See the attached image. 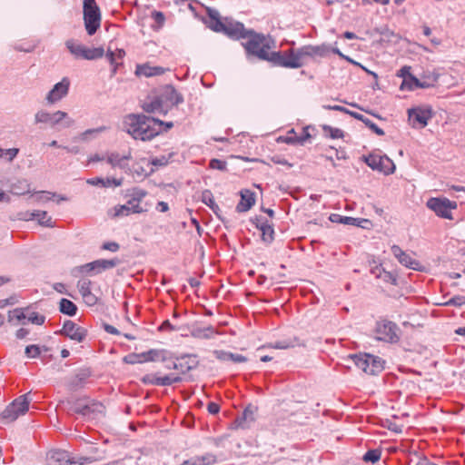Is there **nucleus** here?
I'll list each match as a JSON object with an SVG mask.
<instances>
[{"instance_id":"1","label":"nucleus","mask_w":465,"mask_h":465,"mask_svg":"<svg viewBox=\"0 0 465 465\" xmlns=\"http://www.w3.org/2000/svg\"><path fill=\"white\" fill-rule=\"evenodd\" d=\"M247 41L242 44L246 54L257 57L260 60L271 62L274 65L285 67L287 63L288 50L283 52H274L275 42L270 35L255 33L249 30Z\"/></svg>"},{"instance_id":"2","label":"nucleus","mask_w":465,"mask_h":465,"mask_svg":"<svg viewBox=\"0 0 465 465\" xmlns=\"http://www.w3.org/2000/svg\"><path fill=\"white\" fill-rule=\"evenodd\" d=\"M163 122L143 114H129L124 120V130L134 139L149 141L163 131Z\"/></svg>"},{"instance_id":"3","label":"nucleus","mask_w":465,"mask_h":465,"mask_svg":"<svg viewBox=\"0 0 465 465\" xmlns=\"http://www.w3.org/2000/svg\"><path fill=\"white\" fill-rule=\"evenodd\" d=\"M207 19L205 23L208 27L217 33H223L233 39H245L248 31L242 23L233 21L232 19L223 18L218 10L208 7L206 9Z\"/></svg>"},{"instance_id":"4","label":"nucleus","mask_w":465,"mask_h":465,"mask_svg":"<svg viewBox=\"0 0 465 465\" xmlns=\"http://www.w3.org/2000/svg\"><path fill=\"white\" fill-rule=\"evenodd\" d=\"M331 46L327 44L319 45H303L300 48L288 49L287 63L285 68H300L303 66L309 59L316 57H327L331 54Z\"/></svg>"},{"instance_id":"5","label":"nucleus","mask_w":465,"mask_h":465,"mask_svg":"<svg viewBox=\"0 0 465 465\" xmlns=\"http://www.w3.org/2000/svg\"><path fill=\"white\" fill-rule=\"evenodd\" d=\"M35 124L49 125L52 128H54L57 125L62 128H70L74 125V120L64 111L58 110L54 113H50L42 109L35 113Z\"/></svg>"},{"instance_id":"6","label":"nucleus","mask_w":465,"mask_h":465,"mask_svg":"<svg viewBox=\"0 0 465 465\" xmlns=\"http://www.w3.org/2000/svg\"><path fill=\"white\" fill-rule=\"evenodd\" d=\"M83 14L88 35H94L101 26V11L95 0H84Z\"/></svg>"},{"instance_id":"7","label":"nucleus","mask_w":465,"mask_h":465,"mask_svg":"<svg viewBox=\"0 0 465 465\" xmlns=\"http://www.w3.org/2000/svg\"><path fill=\"white\" fill-rule=\"evenodd\" d=\"M65 45L69 52L77 59L95 60L102 58L104 54L103 47L89 48L74 39L67 40Z\"/></svg>"},{"instance_id":"8","label":"nucleus","mask_w":465,"mask_h":465,"mask_svg":"<svg viewBox=\"0 0 465 465\" xmlns=\"http://www.w3.org/2000/svg\"><path fill=\"white\" fill-rule=\"evenodd\" d=\"M31 400L29 393L19 396L4 410L1 414L2 419L14 421L19 416L25 414L29 409Z\"/></svg>"},{"instance_id":"9","label":"nucleus","mask_w":465,"mask_h":465,"mask_svg":"<svg viewBox=\"0 0 465 465\" xmlns=\"http://www.w3.org/2000/svg\"><path fill=\"white\" fill-rule=\"evenodd\" d=\"M374 332L376 339L379 341L395 343L400 340L401 331L399 327L388 320L377 322Z\"/></svg>"},{"instance_id":"10","label":"nucleus","mask_w":465,"mask_h":465,"mask_svg":"<svg viewBox=\"0 0 465 465\" xmlns=\"http://www.w3.org/2000/svg\"><path fill=\"white\" fill-rule=\"evenodd\" d=\"M434 115L432 107L422 104L409 109V123L413 128L422 129L428 124V121Z\"/></svg>"},{"instance_id":"11","label":"nucleus","mask_w":465,"mask_h":465,"mask_svg":"<svg viewBox=\"0 0 465 465\" xmlns=\"http://www.w3.org/2000/svg\"><path fill=\"white\" fill-rule=\"evenodd\" d=\"M71 410L84 417H94L97 413H102L104 410V405L96 401L88 398L78 399L72 404Z\"/></svg>"},{"instance_id":"12","label":"nucleus","mask_w":465,"mask_h":465,"mask_svg":"<svg viewBox=\"0 0 465 465\" xmlns=\"http://www.w3.org/2000/svg\"><path fill=\"white\" fill-rule=\"evenodd\" d=\"M427 206L438 216L451 220L450 210H455L458 205L456 202L450 201L447 198H430L427 202Z\"/></svg>"},{"instance_id":"13","label":"nucleus","mask_w":465,"mask_h":465,"mask_svg":"<svg viewBox=\"0 0 465 465\" xmlns=\"http://www.w3.org/2000/svg\"><path fill=\"white\" fill-rule=\"evenodd\" d=\"M55 333L69 338L76 342H82L87 336V330L74 322L67 320L64 322L63 328Z\"/></svg>"},{"instance_id":"14","label":"nucleus","mask_w":465,"mask_h":465,"mask_svg":"<svg viewBox=\"0 0 465 465\" xmlns=\"http://www.w3.org/2000/svg\"><path fill=\"white\" fill-rule=\"evenodd\" d=\"M182 381L179 375L169 374L165 376H158L155 373H149L142 377L141 381L146 385L153 386H170Z\"/></svg>"},{"instance_id":"15","label":"nucleus","mask_w":465,"mask_h":465,"mask_svg":"<svg viewBox=\"0 0 465 465\" xmlns=\"http://www.w3.org/2000/svg\"><path fill=\"white\" fill-rule=\"evenodd\" d=\"M146 195L147 192L139 187H134L129 191L127 194L129 199L126 204L131 208L130 210L133 213H142L146 211V209L141 205V202Z\"/></svg>"},{"instance_id":"16","label":"nucleus","mask_w":465,"mask_h":465,"mask_svg":"<svg viewBox=\"0 0 465 465\" xmlns=\"http://www.w3.org/2000/svg\"><path fill=\"white\" fill-rule=\"evenodd\" d=\"M70 80L64 77L61 82L55 84L52 90L47 94L46 100L49 104H54L64 97L69 91Z\"/></svg>"},{"instance_id":"17","label":"nucleus","mask_w":465,"mask_h":465,"mask_svg":"<svg viewBox=\"0 0 465 465\" xmlns=\"http://www.w3.org/2000/svg\"><path fill=\"white\" fill-rule=\"evenodd\" d=\"M256 408L249 405L247 406L242 413L239 415L233 422L231 424V429H248L252 422L254 421Z\"/></svg>"},{"instance_id":"18","label":"nucleus","mask_w":465,"mask_h":465,"mask_svg":"<svg viewBox=\"0 0 465 465\" xmlns=\"http://www.w3.org/2000/svg\"><path fill=\"white\" fill-rule=\"evenodd\" d=\"M436 81L437 77H431L429 74H423L420 78H418L411 72V67L409 66V91L418 88H429L433 86Z\"/></svg>"},{"instance_id":"19","label":"nucleus","mask_w":465,"mask_h":465,"mask_svg":"<svg viewBox=\"0 0 465 465\" xmlns=\"http://www.w3.org/2000/svg\"><path fill=\"white\" fill-rule=\"evenodd\" d=\"M132 158L131 153L120 155L118 153H108L106 155L107 163L113 167H118L125 172L129 171L128 161Z\"/></svg>"},{"instance_id":"20","label":"nucleus","mask_w":465,"mask_h":465,"mask_svg":"<svg viewBox=\"0 0 465 465\" xmlns=\"http://www.w3.org/2000/svg\"><path fill=\"white\" fill-rule=\"evenodd\" d=\"M241 200L236 205L238 213H244L249 211L255 203V194L250 190H242L240 192Z\"/></svg>"},{"instance_id":"21","label":"nucleus","mask_w":465,"mask_h":465,"mask_svg":"<svg viewBox=\"0 0 465 465\" xmlns=\"http://www.w3.org/2000/svg\"><path fill=\"white\" fill-rule=\"evenodd\" d=\"M167 351L165 350L152 349L148 351H144L139 354H132L130 358H142L139 360L140 362L145 361H165Z\"/></svg>"},{"instance_id":"22","label":"nucleus","mask_w":465,"mask_h":465,"mask_svg":"<svg viewBox=\"0 0 465 465\" xmlns=\"http://www.w3.org/2000/svg\"><path fill=\"white\" fill-rule=\"evenodd\" d=\"M256 227L262 232V239L263 242L267 243H271L274 239V229L273 225L270 223L267 220L262 218H257Z\"/></svg>"},{"instance_id":"23","label":"nucleus","mask_w":465,"mask_h":465,"mask_svg":"<svg viewBox=\"0 0 465 465\" xmlns=\"http://www.w3.org/2000/svg\"><path fill=\"white\" fill-rule=\"evenodd\" d=\"M46 461L48 465H69L70 460L65 451L51 450L47 453Z\"/></svg>"},{"instance_id":"24","label":"nucleus","mask_w":465,"mask_h":465,"mask_svg":"<svg viewBox=\"0 0 465 465\" xmlns=\"http://www.w3.org/2000/svg\"><path fill=\"white\" fill-rule=\"evenodd\" d=\"M215 358L222 361H232L235 363H242L247 361V358L242 354L232 353L222 350H216L213 351Z\"/></svg>"},{"instance_id":"25","label":"nucleus","mask_w":465,"mask_h":465,"mask_svg":"<svg viewBox=\"0 0 465 465\" xmlns=\"http://www.w3.org/2000/svg\"><path fill=\"white\" fill-rule=\"evenodd\" d=\"M161 99L166 102H169L172 105H178L183 102V95L176 91V89L168 85L165 87L163 94L161 96Z\"/></svg>"},{"instance_id":"26","label":"nucleus","mask_w":465,"mask_h":465,"mask_svg":"<svg viewBox=\"0 0 465 465\" xmlns=\"http://www.w3.org/2000/svg\"><path fill=\"white\" fill-rule=\"evenodd\" d=\"M123 178L116 179V178H100V177H94L87 180V183L91 185H100L102 187H118L123 184Z\"/></svg>"},{"instance_id":"27","label":"nucleus","mask_w":465,"mask_h":465,"mask_svg":"<svg viewBox=\"0 0 465 465\" xmlns=\"http://www.w3.org/2000/svg\"><path fill=\"white\" fill-rule=\"evenodd\" d=\"M120 263V261L117 258L105 260V259H100L92 262L94 272L99 273L103 271L114 268Z\"/></svg>"},{"instance_id":"28","label":"nucleus","mask_w":465,"mask_h":465,"mask_svg":"<svg viewBox=\"0 0 465 465\" xmlns=\"http://www.w3.org/2000/svg\"><path fill=\"white\" fill-rule=\"evenodd\" d=\"M163 68L160 66H151L147 64H138L135 69L136 75H143L146 77L159 75L163 74Z\"/></svg>"},{"instance_id":"29","label":"nucleus","mask_w":465,"mask_h":465,"mask_svg":"<svg viewBox=\"0 0 465 465\" xmlns=\"http://www.w3.org/2000/svg\"><path fill=\"white\" fill-rule=\"evenodd\" d=\"M201 201L205 205H207L214 213V214L219 219H222V217H221V209L218 206V204H216V203L214 201V198H213V193H212V192L210 190H204L202 193Z\"/></svg>"},{"instance_id":"30","label":"nucleus","mask_w":465,"mask_h":465,"mask_svg":"<svg viewBox=\"0 0 465 465\" xmlns=\"http://www.w3.org/2000/svg\"><path fill=\"white\" fill-rule=\"evenodd\" d=\"M143 108L147 113H158L163 115L167 114V109L164 108L161 98H155L149 103H144Z\"/></svg>"},{"instance_id":"31","label":"nucleus","mask_w":465,"mask_h":465,"mask_svg":"<svg viewBox=\"0 0 465 465\" xmlns=\"http://www.w3.org/2000/svg\"><path fill=\"white\" fill-rule=\"evenodd\" d=\"M351 360L353 361L354 364L362 371L368 374L369 372V367H370V358L371 354H354L351 356Z\"/></svg>"},{"instance_id":"32","label":"nucleus","mask_w":465,"mask_h":465,"mask_svg":"<svg viewBox=\"0 0 465 465\" xmlns=\"http://www.w3.org/2000/svg\"><path fill=\"white\" fill-rule=\"evenodd\" d=\"M371 272L377 277V278H381V280H383L384 282H391L392 284H397V278H396V275H394L392 272H386L383 268L381 267H375L371 270Z\"/></svg>"},{"instance_id":"33","label":"nucleus","mask_w":465,"mask_h":465,"mask_svg":"<svg viewBox=\"0 0 465 465\" xmlns=\"http://www.w3.org/2000/svg\"><path fill=\"white\" fill-rule=\"evenodd\" d=\"M59 310L64 314L74 316L77 312V307L70 300L63 298L59 303Z\"/></svg>"},{"instance_id":"34","label":"nucleus","mask_w":465,"mask_h":465,"mask_svg":"<svg viewBox=\"0 0 465 465\" xmlns=\"http://www.w3.org/2000/svg\"><path fill=\"white\" fill-rule=\"evenodd\" d=\"M11 193L16 195H24L30 193V185L25 180H18L12 184Z\"/></svg>"},{"instance_id":"35","label":"nucleus","mask_w":465,"mask_h":465,"mask_svg":"<svg viewBox=\"0 0 465 465\" xmlns=\"http://www.w3.org/2000/svg\"><path fill=\"white\" fill-rule=\"evenodd\" d=\"M383 364L384 361H382L380 357L371 354L368 374L375 375L381 372L384 368Z\"/></svg>"},{"instance_id":"36","label":"nucleus","mask_w":465,"mask_h":465,"mask_svg":"<svg viewBox=\"0 0 465 465\" xmlns=\"http://www.w3.org/2000/svg\"><path fill=\"white\" fill-rule=\"evenodd\" d=\"M379 161H380V169L379 171L385 173V174H390V173H392L394 169H395V165L393 163V162L389 158L387 157L386 155H381V158H379Z\"/></svg>"},{"instance_id":"37","label":"nucleus","mask_w":465,"mask_h":465,"mask_svg":"<svg viewBox=\"0 0 465 465\" xmlns=\"http://www.w3.org/2000/svg\"><path fill=\"white\" fill-rule=\"evenodd\" d=\"M130 209L131 208H129L126 203L119 204V205L114 206L113 209H111L108 212V214L112 218L120 217V216H127L130 213H133Z\"/></svg>"},{"instance_id":"38","label":"nucleus","mask_w":465,"mask_h":465,"mask_svg":"<svg viewBox=\"0 0 465 465\" xmlns=\"http://www.w3.org/2000/svg\"><path fill=\"white\" fill-rule=\"evenodd\" d=\"M330 221L332 223L350 224V225H359V221L357 218L341 216L340 214L332 213L330 216Z\"/></svg>"},{"instance_id":"39","label":"nucleus","mask_w":465,"mask_h":465,"mask_svg":"<svg viewBox=\"0 0 465 465\" xmlns=\"http://www.w3.org/2000/svg\"><path fill=\"white\" fill-rule=\"evenodd\" d=\"M33 218L38 220L39 223L45 226H53L52 218L45 211H36L31 214Z\"/></svg>"},{"instance_id":"40","label":"nucleus","mask_w":465,"mask_h":465,"mask_svg":"<svg viewBox=\"0 0 465 465\" xmlns=\"http://www.w3.org/2000/svg\"><path fill=\"white\" fill-rule=\"evenodd\" d=\"M381 154L377 153H371L368 156L364 157V161L368 166H370L372 170L380 169V161Z\"/></svg>"},{"instance_id":"41","label":"nucleus","mask_w":465,"mask_h":465,"mask_svg":"<svg viewBox=\"0 0 465 465\" xmlns=\"http://www.w3.org/2000/svg\"><path fill=\"white\" fill-rule=\"evenodd\" d=\"M18 148L3 149L0 148V158L5 157L8 162H12L18 154Z\"/></svg>"},{"instance_id":"42","label":"nucleus","mask_w":465,"mask_h":465,"mask_svg":"<svg viewBox=\"0 0 465 465\" xmlns=\"http://www.w3.org/2000/svg\"><path fill=\"white\" fill-rule=\"evenodd\" d=\"M217 333H218V331L213 327L208 326L206 328L197 330L196 333L194 335L197 337L210 339Z\"/></svg>"},{"instance_id":"43","label":"nucleus","mask_w":465,"mask_h":465,"mask_svg":"<svg viewBox=\"0 0 465 465\" xmlns=\"http://www.w3.org/2000/svg\"><path fill=\"white\" fill-rule=\"evenodd\" d=\"M391 252L401 264L407 266V255L404 251H402L399 246L393 245L391 246Z\"/></svg>"},{"instance_id":"44","label":"nucleus","mask_w":465,"mask_h":465,"mask_svg":"<svg viewBox=\"0 0 465 465\" xmlns=\"http://www.w3.org/2000/svg\"><path fill=\"white\" fill-rule=\"evenodd\" d=\"M381 459V450H368L364 456V461H371V463L377 462Z\"/></svg>"},{"instance_id":"45","label":"nucleus","mask_w":465,"mask_h":465,"mask_svg":"<svg viewBox=\"0 0 465 465\" xmlns=\"http://www.w3.org/2000/svg\"><path fill=\"white\" fill-rule=\"evenodd\" d=\"M77 288L83 296L87 295L88 293L92 292L91 291V282L89 280H81L77 283Z\"/></svg>"},{"instance_id":"46","label":"nucleus","mask_w":465,"mask_h":465,"mask_svg":"<svg viewBox=\"0 0 465 465\" xmlns=\"http://www.w3.org/2000/svg\"><path fill=\"white\" fill-rule=\"evenodd\" d=\"M323 131L327 135L333 139L341 138L343 136V133L341 129L332 128L329 125H324Z\"/></svg>"},{"instance_id":"47","label":"nucleus","mask_w":465,"mask_h":465,"mask_svg":"<svg viewBox=\"0 0 465 465\" xmlns=\"http://www.w3.org/2000/svg\"><path fill=\"white\" fill-rule=\"evenodd\" d=\"M25 319V315L24 313V311L22 309H15L13 311H10L8 313V320L9 322L16 321L21 322L22 320Z\"/></svg>"},{"instance_id":"48","label":"nucleus","mask_w":465,"mask_h":465,"mask_svg":"<svg viewBox=\"0 0 465 465\" xmlns=\"http://www.w3.org/2000/svg\"><path fill=\"white\" fill-rule=\"evenodd\" d=\"M465 304V296L457 295L450 299L448 302H444L443 305L445 306H456L460 307L461 305Z\"/></svg>"},{"instance_id":"49","label":"nucleus","mask_w":465,"mask_h":465,"mask_svg":"<svg viewBox=\"0 0 465 465\" xmlns=\"http://www.w3.org/2000/svg\"><path fill=\"white\" fill-rule=\"evenodd\" d=\"M202 465H213L217 462V458L213 453H205L199 456Z\"/></svg>"},{"instance_id":"50","label":"nucleus","mask_w":465,"mask_h":465,"mask_svg":"<svg viewBox=\"0 0 465 465\" xmlns=\"http://www.w3.org/2000/svg\"><path fill=\"white\" fill-rule=\"evenodd\" d=\"M396 77L402 79L400 89L404 90L407 85V65L401 66V68L396 73Z\"/></svg>"},{"instance_id":"51","label":"nucleus","mask_w":465,"mask_h":465,"mask_svg":"<svg viewBox=\"0 0 465 465\" xmlns=\"http://www.w3.org/2000/svg\"><path fill=\"white\" fill-rule=\"evenodd\" d=\"M41 350L38 345H28L25 348V355L28 358H36L40 355Z\"/></svg>"},{"instance_id":"52","label":"nucleus","mask_w":465,"mask_h":465,"mask_svg":"<svg viewBox=\"0 0 465 465\" xmlns=\"http://www.w3.org/2000/svg\"><path fill=\"white\" fill-rule=\"evenodd\" d=\"M147 165L152 164L153 166L159 167V166H165L168 163V158L166 156H161V157H154L152 158L150 161H146Z\"/></svg>"},{"instance_id":"53","label":"nucleus","mask_w":465,"mask_h":465,"mask_svg":"<svg viewBox=\"0 0 465 465\" xmlns=\"http://www.w3.org/2000/svg\"><path fill=\"white\" fill-rule=\"evenodd\" d=\"M364 124L367 127H369L372 132H374L376 134H378V135H383L384 134L383 130L381 128H380L376 124H374L370 119H366V121H364Z\"/></svg>"},{"instance_id":"54","label":"nucleus","mask_w":465,"mask_h":465,"mask_svg":"<svg viewBox=\"0 0 465 465\" xmlns=\"http://www.w3.org/2000/svg\"><path fill=\"white\" fill-rule=\"evenodd\" d=\"M268 347L273 348V349L285 350V349L293 347V344L290 341H276L274 343H271L268 345Z\"/></svg>"},{"instance_id":"55","label":"nucleus","mask_w":465,"mask_h":465,"mask_svg":"<svg viewBox=\"0 0 465 465\" xmlns=\"http://www.w3.org/2000/svg\"><path fill=\"white\" fill-rule=\"evenodd\" d=\"M209 166L212 169L224 170L226 168V163L219 159H212L209 163Z\"/></svg>"},{"instance_id":"56","label":"nucleus","mask_w":465,"mask_h":465,"mask_svg":"<svg viewBox=\"0 0 465 465\" xmlns=\"http://www.w3.org/2000/svg\"><path fill=\"white\" fill-rule=\"evenodd\" d=\"M410 269L418 271V272H425L426 271V267L424 265L420 264L416 260H411V259H409V270Z\"/></svg>"},{"instance_id":"57","label":"nucleus","mask_w":465,"mask_h":465,"mask_svg":"<svg viewBox=\"0 0 465 465\" xmlns=\"http://www.w3.org/2000/svg\"><path fill=\"white\" fill-rule=\"evenodd\" d=\"M101 248L105 251L115 252L119 250L120 245L115 242H107L103 243Z\"/></svg>"},{"instance_id":"58","label":"nucleus","mask_w":465,"mask_h":465,"mask_svg":"<svg viewBox=\"0 0 465 465\" xmlns=\"http://www.w3.org/2000/svg\"><path fill=\"white\" fill-rule=\"evenodd\" d=\"M28 320L33 323L42 325L45 321V317L36 312H33L32 315L28 318Z\"/></svg>"},{"instance_id":"59","label":"nucleus","mask_w":465,"mask_h":465,"mask_svg":"<svg viewBox=\"0 0 465 465\" xmlns=\"http://www.w3.org/2000/svg\"><path fill=\"white\" fill-rule=\"evenodd\" d=\"M310 127L306 126L302 128V134L298 135L299 143L303 144L308 139L311 138V134L309 132Z\"/></svg>"},{"instance_id":"60","label":"nucleus","mask_w":465,"mask_h":465,"mask_svg":"<svg viewBox=\"0 0 465 465\" xmlns=\"http://www.w3.org/2000/svg\"><path fill=\"white\" fill-rule=\"evenodd\" d=\"M152 18L159 25H162L164 23V15L160 11H153L152 13Z\"/></svg>"},{"instance_id":"61","label":"nucleus","mask_w":465,"mask_h":465,"mask_svg":"<svg viewBox=\"0 0 465 465\" xmlns=\"http://www.w3.org/2000/svg\"><path fill=\"white\" fill-rule=\"evenodd\" d=\"M173 369L179 370L182 373H184L185 371H189L191 368L189 366L183 367L182 360L177 359L176 361H173Z\"/></svg>"},{"instance_id":"62","label":"nucleus","mask_w":465,"mask_h":465,"mask_svg":"<svg viewBox=\"0 0 465 465\" xmlns=\"http://www.w3.org/2000/svg\"><path fill=\"white\" fill-rule=\"evenodd\" d=\"M92 266H93L92 262H88L86 264H84V265L78 267L76 270L80 273H92V272H94V268Z\"/></svg>"},{"instance_id":"63","label":"nucleus","mask_w":465,"mask_h":465,"mask_svg":"<svg viewBox=\"0 0 465 465\" xmlns=\"http://www.w3.org/2000/svg\"><path fill=\"white\" fill-rule=\"evenodd\" d=\"M298 135L295 134L294 130L289 132V135L286 137L285 142L287 143H299Z\"/></svg>"},{"instance_id":"64","label":"nucleus","mask_w":465,"mask_h":465,"mask_svg":"<svg viewBox=\"0 0 465 465\" xmlns=\"http://www.w3.org/2000/svg\"><path fill=\"white\" fill-rule=\"evenodd\" d=\"M83 299L88 305H94L97 302V297L94 294H93V292H90L87 295L83 296Z\"/></svg>"}]
</instances>
